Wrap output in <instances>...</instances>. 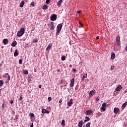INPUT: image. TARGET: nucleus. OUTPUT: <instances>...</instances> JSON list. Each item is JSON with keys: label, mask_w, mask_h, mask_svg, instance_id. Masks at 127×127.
Segmentation results:
<instances>
[{"label": "nucleus", "mask_w": 127, "mask_h": 127, "mask_svg": "<svg viewBox=\"0 0 127 127\" xmlns=\"http://www.w3.org/2000/svg\"><path fill=\"white\" fill-rule=\"evenodd\" d=\"M24 32H25V29L24 28H21L19 31H18L17 33V36L18 37H20L24 34Z\"/></svg>", "instance_id": "nucleus-1"}, {"label": "nucleus", "mask_w": 127, "mask_h": 127, "mask_svg": "<svg viewBox=\"0 0 127 127\" xmlns=\"http://www.w3.org/2000/svg\"><path fill=\"white\" fill-rule=\"evenodd\" d=\"M61 29H62V24H59L57 27V35H59L60 31H61Z\"/></svg>", "instance_id": "nucleus-2"}, {"label": "nucleus", "mask_w": 127, "mask_h": 127, "mask_svg": "<svg viewBox=\"0 0 127 127\" xmlns=\"http://www.w3.org/2000/svg\"><path fill=\"white\" fill-rule=\"evenodd\" d=\"M57 18V15L56 14H53L51 15L50 19L52 21H55L56 19Z\"/></svg>", "instance_id": "nucleus-3"}, {"label": "nucleus", "mask_w": 127, "mask_h": 127, "mask_svg": "<svg viewBox=\"0 0 127 127\" xmlns=\"http://www.w3.org/2000/svg\"><path fill=\"white\" fill-rule=\"evenodd\" d=\"M48 26H49V28L51 30H54V23L53 22H51V24H48Z\"/></svg>", "instance_id": "nucleus-4"}, {"label": "nucleus", "mask_w": 127, "mask_h": 127, "mask_svg": "<svg viewBox=\"0 0 127 127\" xmlns=\"http://www.w3.org/2000/svg\"><path fill=\"white\" fill-rule=\"evenodd\" d=\"M92 114H93V111L91 110H87L85 112V115L86 116H91L92 115Z\"/></svg>", "instance_id": "nucleus-5"}, {"label": "nucleus", "mask_w": 127, "mask_h": 127, "mask_svg": "<svg viewBox=\"0 0 127 127\" xmlns=\"http://www.w3.org/2000/svg\"><path fill=\"white\" fill-rule=\"evenodd\" d=\"M94 94H95V90H92L89 92V97L91 98V97H93Z\"/></svg>", "instance_id": "nucleus-6"}, {"label": "nucleus", "mask_w": 127, "mask_h": 127, "mask_svg": "<svg viewBox=\"0 0 127 127\" xmlns=\"http://www.w3.org/2000/svg\"><path fill=\"white\" fill-rule=\"evenodd\" d=\"M74 81H75V80L74 79V78H72L70 80V83L69 84V86L70 87H74Z\"/></svg>", "instance_id": "nucleus-7"}, {"label": "nucleus", "mask_w": 127, "mask_h": 127, "mask_svg": "<svg viewBox=\"0 0 127 127\" xmlns=\"http://www.w3.org/2000/svg\"><path fill=\"white\" fill-rule=\"evenodd\" d=\"M105 107H107V104H106V103H104L102 105V107H101V110H102V111H104V112L106 111V108H105Z\"/></svg>", "instance_id": "nucleus-8"}, {"label": "nucleus", "mask_w": 127, "mask_h": 127, "mask_svg": "<svg viewBox=\"0 0 127 127\" xmlns=\"http://www.w3.org/2000/svg\"><path fill=\"white\" fill-rule=\"evenodd\" d=\"M120 35H118L116 37V42H117L118 45H120L121 44V43L120 42Z\"/></svg>", "instance_id": "nucleus-9"}, {"label": "nucleus", "mask_w": 127, "mask_h": 127, "mask_svg": "<svg viewBox=\"0 0 127 127\" xmlns=\"http://www.w3.org/2000/svg\"><path fill=\"white\" fill-rule=\"evenodd\" d=\"M72 105H73V99L71 98L70 101L67 102V106H68V107H71Z\"/></svg>", "instance_id": "nucleus-10"}, {"label": "nucleus", "mask_w": 127, "mask_h": 127, "mask_svg": "<svg viewBox=\"0 0 127 127\" xmlns=\"http://www.w3.org/2000/svg\"><path fill=\"white\" fill-rule=\"evenodd\" d=\"M2 42L4 45H6V44H7V43H8V39H4L2 41Z\"/></svg>", "instance_id": "nucleus-11"}, {"label": "nucleus", "mask_w": 127, "mask_h": 127, "mask_svg": "<svg viewBox=\"0 0 127 127\" xmlns=\"http://www.w3.org/2000/svg\"><path fill=\"white\" fill-rule=\"evenodd\" d=\"M116 90L117 91V92H120V91L122 90V85H119L116 88Z\"/></svg>", "instance_id": "nucleus-12"}, {"label": "nucleus", "mask_w": 127, "mask_h": 127, "mask_svg": "<svg viewBox=\"0 0 127 127\" xmlns=\"http://www.w3.org/2000/svg\"><path fill=\"white\" fill-rule=\"evenodd\" d=\"M83 125H84V123L83 122V120H81L78 123V127H82L83 126Z\"/></svg>", "instance_id": "nucleus-13"}, {"label": "nucleus", "mask_w": 127, "mask_h": 127, "mask_svg": "<svg viewBox=\"0 0 127 127\" xmlns=\"http://www.w3.org/2000/svg\"><path fill=\"white\" fill-rule=\"evenodd\" d=\"M42 114H49V111L46 110L45 109H42Z\"/></svg>", "instance_id": "nucleus-14"}, {"label": "nucleus", "mask_w": 127, "mask_h": 127, "mask_svg": "<svg viewBox=\"0 0 127 127\" xmlns=\"http://www.w3.org/2000/svg\"><path fill=\"white\" fill-rule=\"evenodd\" d=\"M16 45H17V42H16V41H14L13 42H12L11 44V46H12V47H15Z\"/></svg>", "instance_id": "nucleus-15"}, {"label": "nucleus", "mask_w": 127, "mask_h": 127, "mask_svg": "<svg viewBox=\"0 0 127 127\" xmlns=\"http://www.w3.org/2000/svg\"><path fill=\"white\" fill-rule=\"evenodd\" d=\"M115 114H118L120 112V109L117 107H115L114 109Z\"/></svg>", "instance_id": "nucleus-16"}, {"label": "nucleus", "mask_w": 127, "mask_h": 127, "mask_svg": "<svg viewBox=\"0 0 127 127\" xmlns=\"http://www.w3.org/2000/svg\"><path fill=\"white\" fill-rule=\"evenodd\" d=\"M62 2H63V0H60L57 4L58 6H59V7H60V6H61V3H62Z\"/></svg>", "instance_id": "nucleus-17"}, {"label": "nucleus", "mask_w": 127, "mask_h": 127, "mask_svg": "<svg viewBox=\"0 0 127 127\" xmlns=\"http://www.w3.org/2000/svg\"><path fill=\"white\" fill-rule=\"evenodd\" d=\"M115 56H116V54H115V53L112 52L111 53V59L112 60H114V59H115Z\"/></svg>", "instance_id": "nucleus-18"}, {"label": "nucleus", "mask_w": 127, "mask_h": 127, "mask_svg": "<svg viewBox=\"0 0 127 127\" xmlns=\"http://www.w3.org/2000/svg\"><path fill=\"white\" fill-rule=\"evenodd\" d=\"M14 56V57H17V56H18V52H17V50L16 49L15 50Z\"/></svg>", "instance_id": "nucleus-19"}, {"label": "nucleus", "mask_w": 127, "mask_h": 127, "mask_svg": "<svg viewBox=\"0 0 127 127\" xmlns=\"http://www.w3.org/2000/svg\"><path fill=\"white\" fill-rule=\"evenodd\" d=\"M24 1H22L20 3V5L19 6L20 7H23V5H24Z\"/></svg>", "instance_id": "nucleus-20"}, {"label": "nucleus", "mask_w": 127, "mask_h": 127, "mask_svg": "<svg viewBox=\"0 0 127 127\" xmlns=\"http://www.w3.org/2000/svg\"><path fill=\"white\" fill-rule=\"evenodd\" d=\"M51 47H52V46H51V44H49L48 47H47L46 51L47 50H50L51 49Z\"/></svg>", "instance_id": "nucleus-21"}, {"label": "nucleus", "mask_w": 127, "mask_h": 127, "mask_svg": "<svg viewBox=\"0 0 127 127\" xmlns=\"http://www.w3.org/2000/svg\"><path fill=\"white\" fill-rule=\"evenodd\" d=\"M127 102H125L123 104L122 109L124 110V109H125V108L127 107Z\"/></svg>", "instance_id": "nucleus-22"}, {"label": "nucleus", "mask_w": 127, "mask_h": 127, "mask_svg": "<svg viewBox=\"0 0 127 127\" xmlns=\"http://www.w3.org/2000/svg\"><path fill=\"white\" fill-rule=\"evenodd\" d=\"M43 9H44L45 10L47 9L48 8V6L47 5H44L42 7Z\"/></svg>", "instance_id": "nucleus-23"}, {"label": "nucleus", "mask_w": 127, "mask_h": 127, "mask_svg": "<svg viewBox=\"0 0 127 127\" xmlns=\"http://www.w3.org/2000/svg\"><path fill=\"white\" fill-rule=\"evenodd\" d=\"M88 76V74H87V73L86 74H84V75L83 76L82 78V80H84V79H86V78H87Z\"/></svg>", "instance_id": "nucleus-24"}, {"label": "nucleus", "mask_w": 127, "mask_h": 127, "mask_svg": "<svg viewBox=\"0 0 127 127\" xmlns=\"http://www.w3.org/2000/svg\"><path fill=\"white\" fill-rule=\"evenodd\" d=\"M2 86H3V80H0V86L2 87Z\"/></svg>", "instance_id": "nucleus-25"}, {"label": "nucleus", "mask_w": 127, "mask_h": 127, "mask_svg": "<svg viewBox=\"0 0 127 127\" xmlns=\"http://www.w3.org/2000/svg\"><path fill=\"white\" fill-rule=\"evenodd\" d=\"M91 127V124H90V122H88L86 124L85 127Z\"/></svg>", "instance_id": "nucleus-26"}, {"label": "nucleus", "mask_w": 127, "mask_h": 127, "mask_svg": "<svg viewBox=\"0 0 127 127\" xmlns=\"http://www.w3.org/2000/svg\"><path fill=\"white\" fill-rule=\"evenodd\" d=\"M61 59L62 61H64L65 59H66V57L65 56H64L61 58Z\"/></svg>", "instance_id": "nucleus-27"}, {"label": "nucleus", "mask_w": 127, "mask_h": 127, "mask_svg": "<svg viewBox=\"0 0 127 127\" xmlns=\"http://www.w3.org/2000/svg\"><path fill=\"white\" fill-rule=\"evenodd\" d=\"M62 126H65V120H62Z\"/></svg>", "instance_id": "nucleus-28"}, {"label": "nucleus", "mask_w": 127, "mask_h": 127, "mask_svg": "<svg viewBox=\"0 0 127 127\" xmlns=\"http://www.w3.org/2000/svg\"><path fill=\"white\" fill-rule=\"evenodd\" d=\"M30 118H34L35 116L33 114V113H30Z\"/></svg>", "instance_id": "nucleus-29"}, {"label": "nucleus", "mask_w": 127, "mask_h": 127, "mask_svg": "<svg viewBox=\"0 0 127 127\" xmlns=\"http://www.w3.org/2000/svg\"><path fill=\"white\" fill-rule=\"evenodd\" d=\"M33 42L34 43H36V42H38V40H37V39H33Z\"/></svg>", "instance_id": "nucleus-30"}, {"label": "nucleus", "mask_w": 127, "mask_h": 127, "mask_svg": "<svg viewBox=\"0 0 127 127\" xmlns=\"http://www.w3.org/2000/svg\"><path fill=\"white\" fill-rule=\"evenodd\" d=\"M24 74H28V71L26 70H23Z\"/></svg>", "instance_id": "nucleus-31"}, {"label": "nucleus", "mask_w": 127, "mask_h": 127, "mask_svg": "<svg viewBox=\"0 0 127 127\" xmlns=\"http://www.w3.org/2000/svg\"><path fill=\"white\" fill-rule=\"evenodd\" d=\"M31 5H32V6H33V7H34V6H35V4H34V2H32L31 3Z\"/></svg>", "instance_id": "nucleus-32"}, {"label": "nucleus", "mask_w": 127, "mask_h": 127, "mask_svg": "<svg viewBox=\"0 0 127 127\" xmlns=\"http://www.w3.org/2000/svg\"><path fill=\"white\" fill-rule=\"evenodd\" d=\"M19 64H20V65H21V64H22V60L20 59L19 60Z\"/></svg>", "instance_id": "nucleus-33"}, {"label": "nucleus", "mask_w": 127, "mask_h": 127, "mask_svg": "<svg viewBox=\"0 0 127 127\" xmlns=\"http://www.w3.org/2000/svg\"><path fill=\"white\" fill-rule=\"evenodd\" d=\"M27 81H28V83H30V82H31V78H30V77L28 78L27 79Z\"/></svg>", "instance_id": "nucleus-34"}, {"label": "nucleus", "mask_w": 127, "mask_h": 127, "mask_svg": "<svg viewBox=\"0 0 127 127\" xmlns=\"http://www.w3.org/2000/svg\"><path fill=\"white\" fill-rule=\"evenodd\" d=\"M85 119L87 121V122H89V121H90V118L88 117H85Z\"/></svg>", "instance_id": "nucleus-35"}, {"label": "nucleus", "mask_w": 127, "mask_h": 127, "mask_svg": "<svg viewBox=\"0 0 127 127\" xmlns=\"http://www.w3.org/2000/svg\"><path fill=\"white\" fill-rule=\"evenodd\" d=\"M46 3H47L48 4L50 3V0H46Z\"/></svg>", "instance_id": "nucleus-36"}, {"label": "nucleus", "mask_w": 127, "mask_h": 127, "mask_svg": "<svg viewBox=\"0 0 127 127\" xmlns=\"http://www.w3.org/2000/svg\"><path fill=\"white\" fill-rule=\"evenodd\" d=\"M114 69H115V66H112L111 67V71L114 70Z\"/></svg>", "instance_id": "nucleus-37"}, {"label": "nucleus", "mask_w": 127, "mask_h": 127, "mask_svg": "<svg viewBox=\"0 0 127 127\" xmlns=\"http://www.w3.org/2000/svg\"><path fill=\"white\" fill-rule=\"evenodd\" d=\"M1 107H2V109H4V103H2V104Z\"/></svg>", "instance_id": "nucleus-38"}, {"label": "nucleus", "mask_w": 127, "mask_h": 127, "mask_svg": "<svg viewBox=\"0 0 127 127\" xmlns=\"http://www.w3.org/2000/svg\"><path fill=\"white\" fill-rule=\"evenodd\" d=\"M7 79L8 80V81H9V80H10V76L9 75H8Z\"/></svg>", "instance_id": "nucleus-39"}, {"label": "nucleus", "mask_w": 127, "mask_h": 127, "mask_svg": "<svg viewBox=\"0 0 127 127\" xmlns=\"http://www.w3.org/2000/svg\"><path fill=\"white\" fill-rule=\"evenodd\" d=\"M51 100H52V98H51V97H48V101L50 102V101H51Z\"/></svg>", "instance_id": "nucleus-40"}, {"label": "nucleus", "mask_w": 127, "mask_h": 127, "mask_svg": "<svg viewBox=\"0 0 127 127\" xmlns=\"http://www.w3.org/2000/svg\"><path fill=\"white\" fill-rule=\"evenodd\" d=\"M79 24H80V26H81V27H83V24H82V23H81L80 22H79Z\"/></svg>", "instance_id": "nucleus-41"}, {"label": "nucleus", "mask_w": 127, "mask_h": 127, "mask_svg": "<svg viewBox=\"0 0 127 127\" xmlns=\"http://www.w3.org/2000/svg\"><path fill=\"white\" fill-rule=\"evenodd\" d=\"M81 12H82V11L81 10H78L77 11V13H78V14L81 13Z\"/></svg>", "instance_id": "nucleus-42"}, {"label": "nucleus", "mask_w": 127, "mask_h": 127, "mask_svg": "<svg viewBox=\"0 0 127 127\" xmlns=\"http://www.w3.org/2000/svg\"><path fill=\"white\" fill-rule=\"evenodd\" d=\"M100 38V36H98L96 37V39L97 40H98Z\"/></svg>", "instance_id": "nucleus-43"}, {"label": "nucleus", "mask_w": 127, "mask_h": 127, "mask_svg": "<svg viewBox=\"0 0 127 127\" xmlns=\"http://www.w3.org/2000/svg\"><path fill=\"white\" fill-rule=\"evenodd\" d=\"M21 100H22V96H20V98L19 99V101H21Z\"/></svg>", "instance_id": "nucleus-44"}, {"label": "nucleus", "mask_w": 127, "mask_h": 127, "mask_svg": "<svg viewBox=\"0 0 127 127\" xmlns=\"http://www.w3.org/2000/svg\"><path fill=\"white\" fill-rule=\"evenodd\" d=\"M15 119L16 120V121H17V120H18V117H17V116H15Z\"/></svg>", "instance_id": "nucleus-45"}, {"label": "nucleus", "mask_w": 127, "mask_h": 127, "mask_svg": "<svg viewBox=\"0 0 127 127\" xmlns=\"http://www.w3.org/2000/svg\"><path fill=\"white\" fill-rule=\"evenodd\" d=\"M73 72H76V69L75 68L73 69Z\"/></svg>", "instance_id": "nucleus-46"}, {"label": "nucleus", "mask_w": 127, "mask_h": 127, "mask_svg": "<svg viewBox=\"0 0 127 127\" xmlns=\"http://www.w3.org/2000/svg\"><path fill=\"white\" fill-rule=\"evenodd\" d=\"M96 101H97V102H98L99 101V97L96 98Z\"/></svg>", "instance_id": "nucleus-47"}, {"label": "nucleus", "mask_w": 127, "mask_h": 127, "mask_svg": "<svg viewBox=\"0 0 127 127\" xmlns=\"http://www.w3.org/2000/svg\"><path fill=\"white\" fill-rule=\"evenodd\" d=\"M59 103H62V99L60 100Z\"/></svg>", "instance_id": "nucleus-48"}, {"label": "nucleus", "mask_w": 127, "mask_h": 127, "mask_svg": "<svg viewBox=\"0 0 127 127\" xmlns=\"http://www.w3.org/2000/svg\"><path fill=\"white\" fill-rule=\"evenodd\" d=\"M10 104H12L13 103V101L11 100L10 101Z\"/></svg>", "instance_id": "nucleus-49"}, {"label": "nucleus", "mask_w": 127, "mask_h": 127, "mask_svg": "<svg viewBox=\"0 0 127 127\" xmlns=\"http://www.w3.org/2000/svg\"><path fill=\"white\" fill-rule=\"evenodd\" d=\"M30 127H33V123H32V125L30 126Z\"/></svg>", "instance_id": "nucleus-50"}, {"label": "nucleus", "mask_w": 127, "mask_h": 127, "mask_svg": "<svg viewBox=\"0 0 127 127\" xmlns=\"http://www.w3.org/2000/svg\"><path fill=\"white\" fill-rule=\"evenodd\" d=\"M41 87H42V85H39V88H41Z\"/></svg>", "instance_id": "nucleus-51"}, {"label": "nucleus", "mask_w": 127, "mask_h": 127, "mask_svg": "<svg viewBox=\"0 0 127 127\" xmlns=\"http://www.w3.org/2000/svg\"><path fill=\"white\" fill-rule=\"evenodd\" d=\"M69 67H70V68H72V64H69Z\"/></svg>", "instance_id": "nucleus-52"}, {"label": "nucleus", "mask_w": 127, "mask_h": 127, "mask_svg": "<svg viewBox=\"0 0 127 127\" xmlns=\"http://www.w3.org/2000/svg\"><path fill=\"white\" fill-rule=\"evenodd\" d=\"M101 113H98V116H101Z\"/></svg>", "instance_id": "nucleus-53"}, {"label": "nucleus", "mask_w": 127, "mask_h": 127, "mask_svg": "<svg viewBox=\"0 0 127 127\" xmlns=\"http://www.w3.org/2000/svg\"><path fill=\"white\" fill-rule=\"evenodd\" d=\"M86 122H88L86 119L84 120V123H86Z\"/></svg>", "instance_id": "nucleus-54"}, {"label": "nucleus", "mask_w": 127, "mask_h": 127, "mask_svg": "<svg viewBox=\"0 0 127 127\" xmlns=\"http://www.w3.org/2000/svg\"><path fill=\"white\" fill-rule=\"evenodd\" d=\"M58 72H60V69H58Z\"/></svg>", "instance_id": "nucleus-55"}, {"label": "nucleus", "mask_w": 127, "mask_h": 127, "mask_svg": "<svg viewBox=\"0 0 127 127\" xmlns=\"http://www.w3.org/2000/svg\"><path fill=\"white\" fill-rule=\"evenodd\" d=\"M5 75H8V73H5Z\"/></svg>", "instance_id": "nucleus-56"}, {"label": "nucleus", "mask_w": 127, "mask_h": 127, "mask_svg": "<svg viewBox=\"0 0 127 127\" xmlns=\"http://www.w3.org/2000/svg\"><path fill=\"white\" fill-rule=\"evenodd\" d=\"M95 73H97V71H95Z\"/></svg>", "instance_id": "nucleus-57"}, {"label": "nucleus", "mask_w": 127, "mask_h": 127, "mask_svg": "<svg viewBox=\"0 0 127 127\" xmlns=\"http://www.w3.org/2000/svg\"><path fill=\"white\" fill-rule=\"evenodd\" d=\"M66 85H65V86L66 87Z\"/></svg>", "instance_id": "nucleus-58"}]
</instances>
